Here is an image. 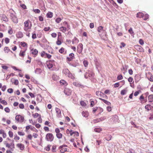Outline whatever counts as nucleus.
Returning <instances> with one entry per match:
<instances>
[{
    "label": "nucleus",
    "instance_id": "obj_1",
    "mask_svg": "<svg viewBox=\"0 0 153 153\" xmlns=\"http://www.w3.org/2000/svg\"><path fill=\"white\" fill-rule=\"evenodd\" d=\"M24 30L26 32L30 31L32 27L31 22L29 19L25 21L24 23Z\"/></svg>",
    "mask_w": 153,
    "mask_h": 153
},
{
    "label": "nucleus",
    "instance_id": "obj_2",
    "mask_svg": "<svg viewBox=\"0 0 153 153\" xmlns=\"http://www.w3.org/2000/svg\"><path fill=\"white\" fill-rule=\"evenodd\" d=\"M54 137L52 133H49L46 134L45 139L49 141H52Z\"/></svg>",
    "mask_w": 153,
    "mask_h": 153
},
{
    "label": "nucleus",
    "instance_id": "obj_3",
    "mask_svg": "<svg viewBox=\"0 0 153 153\" xmlns=\"http://www.w3.org/2000/svg\"><path fill=\"white\" fill-rule=\"evenodd\" d=\"M15 118L17 121L20 122H23L24 120V117L20 115H16Z\"/></svg>",
    "mask_w": 153,
    "mask_h": 153
},
{
    "label": "nucleus",
    "instance_id": "obj_4",
    "mask_svg": "<svg viewBox=\"0 0 153 153\" xmlns=\"http://www.w3.org/2000/svg\"><path fill=\"white\" fill-rule=\"evenodd\" d=\"M54 64V61L50 60L48 61H47L46 63V64L47 67L49 69H50L53 67Z\"/></svg>",
    "mask_w": 153,
    "mask_h": 153
},
{
    "label": "nucleus",
    "instance_id": "obj_5",
    "mask_svg": "<svg viewBox=\"0 0 153 153\" xmlns=\"http://www.w3.org/2000/svg\"><path fill=\"white\" fill-rule=\"evenodd\" d=\"M11 19L14 23H18V19L15 15L12 13L11 15Z\"/></svg>",
    "mask_w": 153,
    "mask_h": 153
},
{
    "label": "nucleus",
    "instance_id": "obj_6",
    "mask_svg": "<svg viewBox=\"0 0 153 153\" xmlns=\"http://www.w3.org/2000/svg\"><path fill=\"white\" fill-rule=\"evenodd\" d=\"M83 49V45L82 43H79L77 46V52L79 53H81Z\"/></svg>",
    "mask_w": 153,
    "mask_h": 153
},
{
    "label": "nucleus",
    "instance_id": "obj_7",
    "mask_svg": "<svg viewBox=\"0 0 153 153\" xmlns=\"http://www.w3.org/2000/svg\"><path fill=\"white\" fill-rule=\"evenodd\" d=\"M134 48L138 51L142 52H144V49L140 45H136L134 46Z\"/></svg>",
    "mask_w": 153,
    "mask_h": 153
},
{
    "label": "nucleus",
    "instance_id": "obj_8",
    "mask_svg": "<svg viewBox=\"0 0 153 153\" xmlns=\"http://www.w3.org/2000/svg\"><path fill=\"white\" fill-rule=\"evenodd\" d=\"M71 91L69 88H66L64 90L65 94L67 96H70L71 95Z\"/></svg>",
    "mask_w": 153,
    "mask_h": 153
},
{
    "label": "nucleus",
    "instance_id": "obj_9",
    "mask_svg": "<svg viewBox=\"0 0 153 153\" xmlns=\"http://www.w3.org/2000/svg\"><path fill=\"white\" fill-rule=\"evenodd\" d=\"M17 38L19 39L22 38L23 36V33L21 31L18 32L16 34Z\"/></svg>",
    "mask_w": 153,
    "mask_h": 153
},
{
    "label": "nucleus",
    "instance_id": "obj_10",
    "mask_svg": "<svg viewBox=\"0 0 153 153\" xmlns=\"http://www.w3.org/2000/svg\"><path fill=\"white\" fill-rule=\"evenodd\" d=\"M55 110L56 111V112L57 114V117L58 118L60 117L61 116V111L60 110L57 108H56Z\"/></svg>",
    "mask_w": 153,
    "mask_h": 153
},
{
    "label": "nucleus",
    "instance_id": "obj_11",
    "mask_svg": "<svg viewBox=\"0 0 153 153\" xmlns=\"http://www.w3.org/2000/svg\"><path fill=\"white\" fill-rule=\"evenodd\" d=\"M118 117L117 115L113 116L112 117L110 118V121L112 122L116 121L118 119Z\"/></svg>",
    "mask_w": 153,
    "mask_h": 153
},
{
    "label": "nucleus",
    "instance_id": "obj_12",
    "mask_svg": "<svg viewBox=\"0 0 153 153\" xmlns=\"http://www.w3.org/2000/svg\"><path fill=\"white\" fill-rule=\"evenodd\" d=\"M59 52L60 53L65 54L66 53V50L63 47H62L59 50Z\"/></svg>",
    "mask_w": 153,
    "mask_h": 153
},
{
    "label": "nucleus",
    "instance_id": "obj_13",
    "mask_svg": "<svg viewBox=\"0 0 153 153\" xmlns=\"http://www.w3.org/2000/svg\"><path fill=\"white\" fill-rule=\"evenodd\" d=\"M79 42V40L76 37H75L72 40V43L74 45H77Z\"/></svg>",
    "mask_w": 153,
    "mask_h": 153
},
{
    "label": "nucleus",
    "instance_id": "obj_14",
    "mask_svg": "<svg viewBox=\"0 0 153 153\" xmlns=\"http://www.w3.org/2000/svg\"><path fill=\"white\" fill-rule=\"evenodd\" d=\"M31 51L32 53L34 55V56H36L38 54V51L36 49H32Z\"/></svg>",
    "mask_w": 153,
    "mask_h": 153
},
{
    "label": "nucleus",
    "instance_id": "obj_15",
    "mask_svg": "<svg viewBox=\"0 0 153 153\" xmlns=\"http://www.w3.org/2000/svg\"><path fill=\"white\" fill-rule=\"evenodd\" d=\"M60 83L62 85H64L66 86L68 85L67 82L63 79L61 80L60 81Z\"/></svg>",
    "mask_w": 153,
    "mask_h": 153
},
{
    "label": "nucleus",
    "instance_id": "obj_16",
    "mask_svg": "<svg viewBox=\"0 0 153 153\" xmlns=\"http://www.w3.org/2000/svg\"><path fill=\"white\" fill-rule=\"evenodd\" d=\"M67 76L69 78L72 79H75V74H72L71 72H70Z\"/></svg>",
    "mask_w": 153,
    "mask_h": 153
},
{
    "label": "nucleus",
    "instance_id": "obj_17",
    "mask_svg": "<svg viewBox=\"0 0 153 153\" xmlns=\"http://www.w3.org/2000/svg\"><path fill=\"white\" fill-rule=\"evenodd\" d=\"M17 146L18 148H19L20 149L22 150H23L25 148L24 145L23 144L21 143L17 144Z\"/></svg>",
    "mask_w": 153,
    "mask_h": 153
},
{
    "label": "nucleus",
    "instance_id": "obj_18",
    "mask_svg": "<svg viewBox=\"0 0 153 153\" xmlns=\"http://www.w3.org/2000/svg\"><path fill=\"white\" fill-rule=\"evenodd\" d=\"M59 29L60 31L64 33H65L67 31V28L63 26L61 27Z\"/></svg>",
    "mask_w": 153,
    "mask_h": 153
},
{
    "label": "nucleus",
    "instance_id": "obj_19",
    "mask_svg": "<svg viewBox=\"0 0 153 153\" xmlns=\"http://www.w3.org/2000/svg\"><path fill=\"white\" fill-rule=\"evenodd\" d=\"M26 50L24 51H21L19 53V55L20 56L23 58L25 55Z\"/></svg>",
    "mask_w": 153,
    "mask_h": 153
},
{
    "label": "nucleus",
    "instance_id": "obj_20",
    "mask_svg": "<svg viewBox=\"0 0 153 153\" xmlns=\"http://www.w3.org/2000/svg\"><path fill=\"white\" fill-rule=\"evenodd\" d=\"M73 84L74 86L77 87H80L82 86L81 84L77 82H74Z\"/></svg>",
    "mask_w": 153,
    "mask_h": 153
},
{
    "label": "nucleus",
    "instance_id": "obj_21",
    "mask_svg": "<svg viewBox=\"0 0 153 153\" xmlns=\"http://www.w3.org/2000/svg\"><path fill=\"white\" fill-rule=\"evenodd\" d=\"M62 72L63 74L68 76L70 72L68 69L65 68L63 70Z\"/></svg>",
    "mask_w": 153,
    "mask_h": 153
},
{
    "label": "nucleus",
    "instance_id": "obj_22",
    "mask_svg": "<svg viewBox=\"0 0 153 153\" xmlns=\"http://www.w3.org/2000/svg\"><path fill=\"white\" fill-rule=\"evenodd\" d=\"M70 132L71 136L73 134H75L77 137L79 136V133L77 131H73L72 130H71L70 131Z\"/></svg>",
    "mask_w": 153,
    "mask_h": 153
},
{
    "label": "nucleus",
    "instance_id": "obj_23",
    "mask_svg": "<svg viewBox=\"0 0 153 153\" xmlns=\"http://www.w3.org/2000/svg\"><path fill=\"white\" fill-rule=\"evenodd\" d=\"M53 13L51 12H48L46 14V16L48 18H51L53 16Z\"/></svg>",
    "mask_w": 153,
    "mask_h": 153
},
{
    "label": "nucleus",
    "instance_id": "obj_24",
    "mask_svg": "<svg viewBox=\"0 0 153 153\" xmlns=\"http://www.w3.org/2000/svg\"><path fill=\"white\" fill-rule=\"evenodd\" d=\"M1 19L4 21H8V19L5 14H2L1 16Z\"/></svg>",
    "mask_w": 153,
    "mask_h": 153
},
{
    "label": "nucleus",
    "instance_id": "obj_25",
    "mask_svg": "<svg viewBox=\"0 0 153 153\" xmlns=\"http://www.w3.org/2000/svg\"><path fill=\"white\" fill-rule=\"evenodd\" d=\"M128 92V90L126 88L122 90L121 92V94L122 95H124L126 94Z\"/></svg>",
    "mask_w": 153,
    "mask_h": 153
},
{
    "label": "nucleus",
    "instance_id": "obj_26",
    "mask_svg": "<svg viewBox=\"0 0 153 153\" xmlns=\"http://www.w3.org/2000/svg\"><path fill=\"white\" fill-rule=\"evenodd\" d=\"M143 14L142 12H139L137 14L136 16L137 17L141 18H143Z\"/></svg>",
    "mask_w": 153,
    "mask_h": 153
},
{
    "label": "nucleus",
    "instance_id": "obj_27",
    "mask_svg": "<svg viewBox=\"0 0 153 153\" xmlns=\"http://www.w3.org/2000/svg\"><path fill=\"white\" fill-rule=\"evenodd\" d=\"M112 136L110 135H107L105 137V139L109 141L111 139Z\"/></svg>",
    "mask_w": 153,
    "mask_h": 153
},
{
    "label": "nucleus",
    "instance_id": "obj_28",
    "mask_svg": "<svg viewBox=\"0 0 153 153\" xmlns=\"http://www.w3.org/2000/svg\"><path fill=\"white\" fill-rule=\"evenodd\" d=\"M20 45L23 47H26L27 48V44L26 43L24 42H21L20 43Z\"/></svg>",
    "mask_w": 153,
    "mask_h": 153
},
{
    "label": "nucleus",
    "instance_id": "obj_29",
    "mask_svg": "<svg viewBox=\"0 0 153 153\" xmlns=\"http://www.w3.org/2000/svg\"><path fill=\"white\" fill-rule=\"evenodd\" d=\"M42 72V70L40 68H36L35 70V73L37 74H40Z\"/></svg>",
    "mask_w": 153,
    "mask_h": 153
},
{
    "label": "nucleus",
    "instance_id": "obj_30",
    "mask_svg": "<svg viewBox=\"0 0 153 153\" xmlns=\"http://www.w3.org/2000/svg\"><path fill=\"white\" fill-rule=\"evenodd\" d=\"M4 51L5 53H7L10 51V50L8 47H5L4 48Z\"/></svg>",
    "mask_w": 153,
    "mask_h": 153
},
{
    "label": "nucleus",
    "instance_id": "obj_31",
    "mask_svg": "<svg viewBox=\"0 0 153 153\" xmlns=\"http://www.w3.org/2000/svg\"><path fill=\"white\" fill-rule=\"evenodd\" d=\"M46 53L44 51H42L41 52V56L42 57H44L45 58H46Z\"/></svg>",
    "mask_w": 153,
    "mask_h": 153
},
{
    "label": "nucleus",
    "instance_id": "obj_32",
    "mask_svg": "<svg viewBox=\"0 0 153 153\" xmlns=\"http://www.w3.org/2000/svg\"><path fill=\"white\" fill-rule=\"evenodd\" d=\"M143 18L144 20H146L149 19V15L148 14L143 15Z\"/></svg>",
    "mask_w": 153,
    "mask_h": 153
},
{
    "label": "nucleus",
    "instance_id": "obj_33",
    "mask_svg": "<svg viewBox=\"0 0 153 153\" xmlns=\"http://www.w3.org/2000/svg\"><path fill=\"white\" fill-rule=\"evenodd\" d=\"M103 26H100L98 27L97 31L99 32L100 33L101 31L103 30Z\"/></svg>",
    "mask_w": 153,
    "mask_h": 153
},
{
    "label": "nucleus",
    "instance_id": "obj_34",
    "mask_svg": "<svg viewBox=\"0 0 153 153\" xmlns=\"http://www.w3.org/2000/svg\"><path fill=\"white\" fill-rule=\"evenodd\" d=\"M56 136L57 138L61 139L62 137V134L60 133H58L56 134Z\"/></svg>",
    "mask_w": 153,
    "mask_h": 153
},
{
    "label": "nucleus",
    "instance_id": "obj_35",
    "mask_svg": "<svg viewBox=\"0 0 153 153\" xmlns=\"http://www.w3.org/2000/svg\"><path fill=\"white\" fill-rule=\"evenodd\" d=\"M60 150V152L62 153H63L67 151V149L65 148H62Z\"/></svg>",
    "mask_w": 153,
    "mask_h": 153
},
{
    "label": "nucleus",
    "instance_id": "obj_36",
    "mask_svg": "<svg viewBox=\"0 0 153 153\" xmlns=\"http://www.w3.org/2000/svg\"><path fill=\"white\" fill-rule=\"evenodd\" d=\"M83 63L84 64V66L85 67H87L88 65V62L87 61V60H84L83 61Z\"/></svg>",
    "mask_w": 153,
    "mask_h": 153
},
{
    "label": "nucleus",
    "instance_id": "obj_37",
    "mask_svg": "<svg viewBox=\"0 0 153 153\" xmlns=\"http://www.w3.org/2000/svg\"><path fill=\"white\" fill-rule=\"evenodd\" d=\"M56 44L57 45H60L62 44V42L59 39V38L58 37L57 41L56 42Z\"/></svg>",
    "mask_w": 153,
    "mask_h": 153
},
{
    "label": "nucleus",
    "instance_id": "obj_38",
    "mask_svg": "<svg viewBox=\"0 0 153 153\" xmlns=\"http://www.w3.org/2000/svg\"><path fill=\"white\" fill-rule=\"evenodd\" d=\"M62 20V19L60 18H57L55 20L56 22L57 23H59Z\"/></svg>",
    "mask_w": 153,
    "mask_h": 153
},
{
    "label": "nucleus",
    "instance_id": "obj_39",
    "mask_svg": "<svg viewBox=\"0 0 153 153\" xmlns=\"http://www.w3.org/2000/svg\"><path fill=\"white\" fill-rule=\"evenodd\" d=\"M94 131L96 132H100L102 131V129L100 128H95L94 129Z\"/></svg>",
    "mask_w": 153,
    "mask_h": 153
},
{
    "label": "nucleus",
    "instance_id": "obj_40",
    "mask_svg": "<svg viewBox=\"0 0 153 153\" xmlns=\"http://www.w3.org/2000/svg\"><path fill=\"white\" fill-rule=\"evenodd\" d=\"M149 102H152L153 101V96H148Z\"/></svg>",
    "mask_w": 153,
    "mask_h": 153
},
{
    "label": "nucleus",
    "instance_id": "obj_41",
    "mask_svg": "<svg viewBox=\"0 0 153 153\" xmlns=\"http://www.w3.org/2000/svg\"><path fill=\"white\" fill-rule=\"evenodd\" d=\"M102 101L106 104H107L108 105H110L111 103L110 102H109L107 101L106 100H105L104 99H102Z\"/></svg>",
    "mask_w": 153,
    "mask_h": 153
},
{
    "label": "nucleus",
    "instance_id": "obj_42",
    "mask_svg": "<svg viewBox=\"0 0 153 153\" xmlns=\"http://www.w3.org/2000/svg\"><path fill=\"white\" fill-rule=\"evenodd\" d=\"M39 115H41L40 114H39L37 113H35V114H33L32 116L35 118H36L38 116H39Z\"/></svg>",
    "mask_w": 153,
    "mask_h": 153
},
{
    "label": "nucleus",
    "instance_id": "obj_43",
    "mask_svg": "<svg viewBox=\"0 0 153 153\" xmlns=\"http://www.w3.org/2000/svg\"><path fill=\"white\" fill-rule=\"evenodd\" d=\"M10 40V39L8 38H5V39H4L5 43L6 44H7L9 43Z\"/></svg>",
    "mask_w": 153,
    "mask_h": 153
},
{
    "label": "nucleus",
    "instance_id": "obj_44",
    "mask_svg": "<svg viewBox=\"0 0 153 153\" xmlns=\"http://www.w3.org/2000/svg\"><path fill=\"white\" fill-rule=\"evenodd\" d=\"M8 134L9 137H12L13 136V132L11 131H9L8 132Z\"/></svg>",
    "mask_w": 153,
    "mask_h": 153
},
{
    "label": "nucleus",
    "instance_id": "obj_45",
    "mask_svg": "<svg viewBox=\"0 0 153 153\" xmlns=\"http://www.w3.org/2000/svg\"><path fill=\"white\" fill-rule=\"evenodd\" d=\"M51 146V145H48L46 147H45V149H46V150L48 151H50V147Z\"/></svg>",
    "mask_w": 153,
    "mask_h": 153
},
{
    "label": "nucleus",
    "instance_id": "obj_46",
    "mask_svg": "<svg viewBox=\"0 0 153 153\" xmlns=\"http://www.w3.org/2000/svg\"><path fill=\"white\" fill-rule=\"evenodd\" d=\"M80 104L81 105L83 106H85L86 104L85 102H84L83 101H81L80 102Z\"/></svg>",
    "mask_w": 153,
    "mask_h": 153
},
{
    "label": "nucleus",
    "instance_id": "obj_47",
    "mask_svg": "<svg viewBox=\"0 0 153 153\" xmlns=\"http://www.w3.org/2000/svg\"><path fill=\"white\" fill-rule=\"evenodd\" d=\"M39 19L40 21L42 22L44 21V18L42 16H39Z\"/></svg>",
    "mask_w": 153,
    "mask_h": 153
},
{
    "label": "nucleus",
    "instance_id": "obj_48",
    "mask_svg": "<svg viewBox=\"0 0 153 153\" xmlns=\"http://www.w3.org/2000/svg\"><path fill=\"white\" fill-rule=\"evenodd\" d=\"M33 11L36 13H39L40 12V10L39 9H33Z\"/></svg>",
    "mask_w": 153,
    "mask_h": 153
},
{
    "label": "nucleus",
    "instance_id": "obj_49",
    "mask_svg": "<svg viewBox=\"0 0 153 153\" xmlns=\"http://www.w3.org/2000/svg\"><path fill=\"white\" fill-rule=\"evenodd\" d=\"M123 79V76L122 75H120L117 76V79L118 80H121Z\"/></svg>",
    "mask_w": 153,
    "mask_h": 153
},
{
    "label": "nucleus",
    "instance_id": "obj_50",
    "mask_svg": "<svg viewBox=\"0 0 153 153\" xmlns=\"http://www.w3.org/2000/svg\"><path fill=\"white\" fill-rule=\"evenodd\" d=\"M50 27H45L44 29V30L45 32L48 31L50 30Z\"/></svg>",
    "mask_w": 153,
    "mask_h": 153
},
{
    "label": "nucleus",
    "instance_id": "obj_51",
    "mask_svg": "<svg viewBox=\"0 0 153 153\" xmlns=\"http://www.w3.org/2000/svg\"><path fill=\"white\" fill-rule=\"evenodd\" d=\"M51 56H52L49 54L47 53L46 54V58H47L48 59H50L51 58Z\"/></svg>",
    "mask_w": 153,
    "mask_h": 153
},
{
    "label": "nucleus",
    "instance_id": "obj_52",
    "mask_svg": "<svg viewBox=\"0 0 153 153\" xmlns=\"http://www.w3.org/2000/svg\"><path fill=\"white\" fill-rule=\"evenodd\" d=\"M12 68H13L14 70H16V71H18L19 72H20L21 70H20V69H17L16 67L15 66H13L12 67Z\"/></svg>",
    "mask_w": 153,
    "mask_h": 153
},
{
    "label": "nucleus",
    "instance_id": "obj_53",
    "mask_svg": "<svg viewBox=\"0 0 153 153\" xmlns=\"http://www.w3.org/2000/svg\"><path fill=\"white\" fill-rule=\"evenodd\" d=\"M141 92V91L140 90H138L136 91L134 93V96H137Z\"/></svg>",
    "mask_w": 153,
    "mask_h": 153
},
{
    "label": "nucleus",
    "instance_id": "obj_54",
    "mask_svg": "<svg viewBox=\"0 0 153 153\" xmlns=\"http://www.w3.org/2000/svg\"><path fill=\"white\" fill-rule=\"evenodd\" d=\"M19 108L21 109H23L25 107L24 105L23 104H20L19 105Z\"/></svg>",
    "mask_w": 153,
    "mask_h": 153
},
{
    "label": "nucleus",
    "instance_id": "obj_55",
    "mask_svg": "<svg viewBox=\"0 0 153 153\" xmlns=\"http://www.w3.org/2000/svg\"><path fill=\"white\" fill-rule=\"evenodd\" d=\"M69 57L73 59L74 58V55L73 53H71L69 55Z\"/></svg>",
    "mask_w": 153,
    "mask_h": 153
},
{
    "label": "nucleus",
    "instance_id": "obj_56",
    "mask_svg": "<svg viewBox=\"0 0 153 153\" xmlns=\"http://www.w3.org/2000/svg\"><path fill=\"white\" fill-rule=\"evenodd\" d=\"M128 32L131 34L134 33V32L133 31L132 29L131 28H130L128 30Z\"/></svg>",
    "mask_w": 153,
    "mask_h": 153
},
{
    "label": "nucleus",
    "instance_id": "obj_57",
    "mask_svg": "<svg viewBox=\"0 0 153 153\" xmlns=\"http://www.w3.org/2000/svg\"><path fill=\"white\" fill-rule=\"evenodd\" d=\"M18 133L19 135L20 136H23L25 135V133L22 131H18Z\"/></svg>",
    "mask_w": 153,
    "mask_h": 153
},
{
    "label": "nucleus",
    "instance_id": "obj_58",
    "mask_svg": "<svg viewBox=\"0 0 153 153\" xmlns=\"http://www.w3.org/2000/svg\"><path fill=\"white\" fill-rule=\"evenodd\" d=\"M13 83L14 85H17L19 84V81L17 79H15Z\"/></svg>",
    "mask_w": 153,
    "mask_h": 153
},
{
    "label": "nucleus",
    "instance_id": "obj_59",
    "mask_svg": "<svg viewBox=\"0 0 153 153\" xmlns=\"http://www.w3.org/2000/svg\"><path fill=\"white\" fill-rule=\"evenodd\" d=\"M121 46H120V48H122L123 47H124L126 46V44L124 42H121Z\"/></svg>",
    "mask_w": 153,
    "mask_h": 153
},
{
    "label": "nucleus",
    "instance_id": "obj_60",
    "mask_svg": "<svg viewBox=\"0 0 153 153\" xmlns=\"http://www.w3.org/2000/svg\"><path fill=\"white\" fill-rule=\"evenodd\" d=\"M139 42L140 44L141 45H143L144 43L143 40L141 39H140L139 40Z\"/></svg>",
    "mask_w": 153,
    "mask_h": 153
},
{
    "label": "nucleus",
    "instance_id": "obj_61",
    "mask_svg": "<svg viewBox=\"0 0 153 153\" xmlns=\"http://www.w3.org/2000/svg\"><path fill=\"white\" fill-rule=\"evenodd\" d=\"M4 111L7 113H9L10 111V109L8 107H6L4 108Z\"/></svg>",
    "mask_w": 153,
    "mask_h": 153
},
{
    "label": "nucleus",
    "instance_id": "obj_62",
    "mask_svg": "<svg viewBox=\"0 0 153 153\" xmlns=\"http://www.w3.org/2000/svg\"><path fill=\"white\" fill-rule=\"evenodd\" d=\"M13 33V31L12 28H10L8 30V33L10 35H11Z\"/></svg>",
    "mask_w": 153,
    "mask_h": 153
},
{
    "label": "nucleus",
    "instance_id": "obj_63",
    "mask_svg": "<svg viewBox=\"0 0 153 153\" xmlns=\"http://www.w3.org/2000/svg\"><path fill=\"white\" fill-rule=\"evenodd\" d=\"M148 79L151 82H153V76L151 75L149 78H148Z\"/></svg>",
    "mask_w": 153,
    "mask_h": 153
},
{
    "label": "nucleus",
    "instance_id": "obj_64",
    "mask_svg": "<svg viewBox=\"0 0 153 153\" xmlns=\"http://www.w3.org/2000/svg\"><path fill=\"white\" fill-rule=\"evenodd\" d=\"M51 36L53 38H56L57 36V34L55 33H52Z\"/></svg>",
    "mask_w": 153,
    "mask_h": 153
}]
</instances>
